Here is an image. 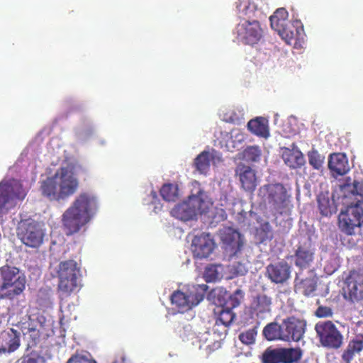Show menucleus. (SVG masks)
<instances>
[{"mask_svg": "<svg viewBox=\"0 0 363 363\" xmlns=\"http://www.w3.org/2000/svg\"><path fill=\"white\" fill-rule=\"evenodd\" d=\"M218 316L216 320V325H224L228 327L234 320L235 313L233 311V308L220 306L218 311Z\"/></svg>", "mask_w": 363, "mask_h": 363, "instance_id": "34", "label": "nucleus"}, {"mask_svg": "<svg viewBox=\"0 0 363 363\" xmlns=\"http://www.w3.org/2000/svg\"><path fill=\"white\" fill-rule=\"evenodd\" d=\"M278 34L289 45H296L298 41L303 39V27L299 21L289 23Z\"/></svg>", "mask_w": 363, "mask_h": 363, "instance_id": "21", "label": "nucleus"}, {"mask_svg": "<svg viewBox=\"0 0 363 363\" xmlns=\"http://www.w3.org/2000/svg\"><path fill=\"white\" fill-rule=\"evenodd\" d=\"M315 330L323 346L335 349L341 346L342 335L333 322H318L315 326Z\"/></svg>", "mask_w": 363, "mask_h": 363, "instance_id": "11", "label": "nucleus"}, {"mask_svg": "<svg viewBox=\"0 0 363 363\" xmlns=\"http://www.w3.org/2000/svg\"><path fill=\"white\" fill-rule=\"evenodd\" d=\"M315 248L309 237L300 238L294 252V264L300 269L308 268L313 262Z\"/></svg>", "mask_w": 363, "mask_h": 363, "instance_id": "12", "label": "nucleus"}, {"mask_svg": "<svg viewBox=\"0 0 363 363\" xmlns=\"http://www.w3.org/2000/svg\"><path fill=\"white\" fill-rule=\"evenodd\" d=\"M26 196L21 182L16 179H4L0 182V214H4L16 207Z\"/></svg>", "mask_w": 363, "mask_h": 363, "instance_id": "7", "label": "nucleus"}, {"mask_svg": "<svg viewBox=\"0 0 363 363\" xmlns=\"http://www.w3.org/2000/svg\"><path fill=\"white\" fill-rule=\"evenodd\" d=\"M220 264L208 265L204 271L203 278L206 282H214L220 279L221 272L218 270Z\"/></svg>", "mask_w": 363, "mask_h": 363, "instance_id": "37", "label": "nucleus"}, {"mask_svg": "<svg viewBox=\"0 0 363 363\" xmlns=\"http://www.w3.org/2000/svg\"><path fill=\"white\" fill-rule=\"evenodd\" d=\"M191 247L194 256L202 259L208 257L213 252L215 243L209 234L202 233L195 236Z\"/></svg>", "mask_w": 363, "mask_h": 363, "instance_id": "17", "label": "nucleus"}, {"mask_svg": "<svg viewBox=\"0 0 363 363\" xmlns=\"http://www.w3.org/2000/svg\"><path fill=\"white\" fill-rule=\"evenodd\" d=\"M28 337L30 340L28 343V347H34L40 342V333L38 330L30 328L28 331Z\"/></svg>", "mask_w": 363, "mask_h": 363, "instance_id": "42", "label": "nucleus"}, {"mask_svg": "<svg viewBox=\"0 0 363 363\" xmlns=\"http://www.w3.org/2000/svg\"><path fill=\"white\" fill-rule=\"evenodd\" d=\"M282 324L279 325L276 322L267 324L263 329L262 334L269 341L275 340H283Z\"/></svg>", "mask_w": 363, "mask_h": 363, "instance_id": "33", "label": "nucleus"}, {"mask_svg": "<svg viewBox=\"0 0 363 363\" xmlns=\"http://www.w3.org/2000/svg\"><path fill=\"white\" fill-rule=\"evenodd\" d=\"M160 195L167 201H174L178 196V188L176 185L165 184L160 189Z\"/></svg>", "mask_w": 363, "mask_h": 363, "instance_id": "35", "label": "nucleus"}, {"mask_svg": "<svg viewBox=\"0 0 363 363\" xmlns=\"http://www.w3.org/2000/svg\"><path fill=\"white\" fill-rule=\"evenodd\" d=\"M21 363H38V359L28 355L23 358Z\"/></svg>", "mask_w": 363, "mask_h": 363, "instance_id": "46", "label": "nucleus"}, {"mask_svg": "<svg viewBox=\"0 0 363 363\" xmlns=\"http://www.w3.org/2000/svg\"><path fill=\"white\" fill-rule=\"evenodd\" d=\"M316 288L317 278L315 276L300 279L299 274H296L294 279V289L296 292H299L306 296H309L316 290Z\"/></svg>", "mask_w": 363, "mask_h": 363, "instance_id": "27", "label": "nucleus"}, {"mask_svg": "<svg viewBox=\"0 0 363 363\" xmlns=\"http://www.w3.org/2000/svg\"><path fill=\"white\" fill-rule=\"evenodd\" d=\"M186 201L195 217L198 214L201 215L207 213L210 207V203L206 200V196L201 189L199 190L196 194L190 195Z\"/></svg>", "mask_w": 363, "mask_h": 363, "instance_id": "25", "label": "nucleus"}, {"mask_svg": "<svg viewBox=\"0 0 363 363\" xmlns=\"http://www.w3.org/2000/svg\"><path fill=\"white\" fill-rule=\"evenodd\" d=\"M259 196L274 215H283L290 211L291 195L281 183L267 184L259 189Z\"/></svg>", "mask_w": 363, "mask_h": 363, "instance_id": "4", "label": "nucleus"}, {"mask_svg": "<svg viewBox=\"0 0 363 363\" xmlns=\"http://www.w3.org/2000/svg\"><path fill=\"white\" fill-rule=\"evenodd\" d=\"M328 168L333 175L346 174L350 169L348 159L345 153H332L328 158Z\"/></svg>", "mask_w": 363, "mask_h": 363, "instance_id": "22", "label": "nucleus"}, {"mask_svg": "<svg viewBox=\"0 0 363 363\" xmlns=\"http://www.w3.org/2000/svg\"><path fill=\"white\" fill-rule=\"evenodd\" d=\"M18 237L26 246L38 247L43 242V233L36 224L29 223L21 228Z\"/></svg>", "mask_w": 363, "mask_h": 363, "instance_id": "16", "label": "nucleus"}, {"mask_svg": "<svg viewBox=\"0 0 363 363\" xmlns=\"http://www.w3.org/2000/svg\"><path fill=\"white\" fill-rule=\"evenodd\" d=\"M171 215L182 220H189L194 218L195 216L193 213L190 206H188L186 201L177 204L172 210Z\"/></svg>", "mask_w": 363, "mask_h": 363, "instance_id": "32", "label": "nucleus"}, {"mask_svg": "<svg viewBox=\"0 0 363 363\" xmlns=\"http://www.w3.org/2000/svg\"><path fill=\"white\" fill-rule=\"evenodd\" d=\"M207 289V285L199 284L189 289L186 292L175 291L171 295V303L182 312L189 311L203 300Z\"/></svg>", "mask_w": 363, "mask_h": 363, "instance_id": "8", "label": "nucleus"}, {"mask_svg": "<svg viewBox=\"0 0 363 363\" xmlns=\"http://www.w3.org/2000/svg\"><path fill=\"white\" fill-rule=\"evenodd\" d=\"M343 288L345 297L351 301H358L363 298V274L352 270L345 279Z\"/></svg>", "mask_w": 363, "mask_h": 363, "instance_id": "13", "label": "nucleus"}, {"mask_svg": "<svg viewBox=\"0 0 363 363\" xmlns=\"http://www.w3.org/2000/svg\"><path fill=\"white\" fill-rule=\"evenodd\" d=\"M269 21L272 28L277 32V33H279L285 26H287V24L290 23L288 20L275 18V17L269 18Z\"/></svg>", "mask_w": 363, "mask_h": 363, "instance_id": "41", "label": "nucleus"}, {"mask_svg": "<svg viewBox=\"0 0 363 363\" xmlns=\"http://www.w3.org/2000/svg\"><path fill=\"white\" fill-rule=\"evenodd\" d=\"M262 151L258 146H248L243 151V157L251 162H257L259 160Z\"/></svg>", "mask_w": 363, "mask_h": 363, "instance_id": "38", "label": "nucleus"}, {"mask_svg": "<svg viewBox=\"0 0 363 363\" xmlns=\"http://www.w3.org/2000/svg\"><path fill=\"white\" fill-rule=\"evenodd\" d=\"M318 205L321 215L328 216L332 214L330 203L328 198L318 197Z\"/></svg>", "mask_w": 363, "mask_h": 363, "instance_id": "39", "label": "nucleus"}, {"mask_svg": "<svg viewBox=\"0 0 363 363\" xmlns=\"http://www.w3.org/2000/svg\"><path fill=\"white\" fill-rule=\"evenodd\" d=\"M333 310L328 306H320L315 312V315L318 318H328L333 315Z\"/></svg>", "mask_w": 363, "mask_h": 363, "instance_id": "44", "label": "nucleus"}, {"mask_svg": "<svg viewBox=\"0 0 363 363\" xmlns=\"http://www.w3.org/2000/svg\"><path fill=\"white\" fill-rule=\"evenodd\" d=\"M363 349V336H357L351 340L347 349L342 354V359L345 363H350L356 354L359 353Z\"/></svg>", "mask_w": 363, "mask_h": 363, "instance_id": "30", "label": "nucleus"}, {"mask_svg": "<svg viewBox=\"0 0 363 363\" xmlns=\"http://www.w3.org/2000/svg\"><path fill=\"white\" fill-rule=\"evenodd\" d=\"M79 186V179L67 167H60L54 175L40 182V191L50 201L67 199L77 192Z\"/></svg>", "mask_w": 363, "mask_h": 363, "instance_id": "3", "label": "nucleus"}, {"mask_svg": "<svg viewBox=\"0 0 363 363\" xmlns=\"http://www.w3.org/2000/svg\"><path fill=\"white\" fill-rule=\"evenodd\" d=\"M25 277L16 267L8 265L0 267V298H13L25 289Z\"/></svg>", "mask_w": 363, "mask_h": 363, "instance_id": "6", "label": "nucleus"}, {"mask_svg": "<svg viewBox=\"0 0 363 363\" xmlns=\"http://www.w3.org/2000/svg\"><path fill=\"white\" fill-rule=\"evenodd\" d=\"M289 13L288 11L284 8L277 9L274 14L270 16V18H277L281 19L288 20Z\"/></svg>", "mask_w": 363, "mask_h": 363, "instance_id": "45", "label": "nucleus"}, {"mask_svg": "<svg viewBox=\"0 0 363 363\" xmlns=\"http://www.w3.org/2000/svg\"><path fill=\"white\" fill-rule=\"evenodd\" d=\"M342 203L346 206L338 216V228L347 235H356L363 225V182L354 180L340 186Z\"/></svg>", "mask_w": 363, "mask_h": 363, "instance_id": "1", "label": "nucleus"}, {"mask_svg": "<svg viewBox=\"0 0 363 363\" xmlns=\"http://www.w3.org/2000/svg\"><path fill=\"white\" fill-rule=\"evenodd\" d=\"M113 363H126V358L124 355H121L118 359L114 361Z\"/></svg>", "mask_w": 363, "mask_h": 363, "instance_id": "47", "label": "nucleus"}, {"mask_svg": "<svg viewBox=\"0 0 363 363\" xmlns=\"http://www.w3.org/2000/svg\"><path fill=\"white\" fill-rule=\"evenodd\" d=\"M235 172L236 174L239 176L242 187L245 191L250 192L255 191L257 185L255 170L249 166L242 164L237 167Z\"/></svg>", "mask_w": 363, "mask_h": 363, "instance_id": "23", "label": "nucleus"}, {"mask_svg": "<svg viewBox=\"0 0 363 363\" xmlns=\"http://www.w3.org/2000/svg\"><path fill=\"white\" fill-rule=\"evenodd\" d=\"M297 363V362H296ZM298 363H307L306 362H298Z\"/></svg>", "mask_w": 363, "mask_h": 363, "instance_id": "48", "label": "nucleus"}, {"mask_svg": "<svg viewBox=\"0 0 363 363\" xmlns=\"http://www.w3.org/2000/svg\"><path fill=\"white\" fill-rule=\"evenodd\" d=\"M220 238L224 244L235 251L240 250L242 247L240 234L232 228H224L220 233Z\"/></svg>", "mask_w": 363, "mask_h": 363, "instance_id": "29", "label": "nucleus"}, {"mask_svg": "<svg viewBox=\"0 0 363 363\" xmlns=\"http://www.w3.org/2000/svg\"><path fill=\"white\" fill-rule=\"evenodd\" d=\"M59 279L57 290L64 296H69L78 291L81 287V268L74 259H67L59 263L56 269Z\"/></svg>", "mask_w": 363, "mask_h": 363, "instance_id": "5", "label": "nucleus"}, {"mask_svg": "<svg viewBox=\"0 0 363 363\" xmlns=\"http://www.w3.org/2000/svg\"><path fill=\"white\" fill-rule=\"evenodd\" d=\"M282 159L284 163L291 169L301 168L306 163L303 154L295 144L292 145L291 149L283 148Z\"/></svg>", "mask_w": 363, "mask_h": 363, "instance_id": "24", "label": "nucleus"}, {"mask_svg": "<svg viewBox=\"0 0 363 363\" xmlns=\"http://www.w3.org/2000/svg\"><path fill=\"white\" fill-rule=\"evenodd\" d=\"M67 363H96L94 359H89L84 355L75 354L71 356Z\"/></svg>", "mask_w": 363, "mask_h": 363, "instance_id": "43", "label": "nucleus"}, {"mask_svg": "<svg viewBox=\"0 0 363 363\" xmlns=\"http://www.w3.org/2000/svg\"><path fill=\"white\" fill-rule=\"evenodd\" d=\"M235 4L240 21L255 20L257 4L255 0H238Z\"/></svg>", "mask_w": 363, "mask_h": 363, "instance_id": "26", "label": "nucleus"}, {"mask_svg": "<svg viewBox=\"0 0 363 363\" xmlns=\"http://www.w3.org/2000/svg\"><path fill=\"white\" fill-rule=\"evenodd\" d=\"M20 346V333L13 328L0 332V354L11 353Z\"/></svg>", "mask_w": 363, "mask_h": 363, "instance_id": "19", "label": "nucleus"}, {"mask_svg": "<svg viewBox=\"0 0 363 363\" xmlns=\"http://www.w3.org/2000/svg\"><path fill=\"white\" fill-rule=\"evenodd\" d=\"M257 333L255 330H248L239 335V340L245 345H250L255 342Z\"/></svg>", "mask_w": 363, "mask_h": 363, "instance_id": "40", "label": "nucleus"}, {"mask_svg": "<svg viewBox=\"0 0 363 363\" xmlns=\"http://www.w3.org/2000/svg\"><path fill=\"white\" fill-rule=\"evenodd\" d=\"M306 323L294 317L282 322V336L284 341H299L306 331Z\"/></svg>", "mask_w": 363, "mask_h": 363, "instance_id": "14", "label": "nucleus"}, {"mask_svg": "<svg viewBox=\"0 0 363 363\" xmlns=\"http://www.w3.org/2000/svg\"><path fill=\"white\" fill-rule=\"evenodd\" d=\"M213 159L214 155L213 153L209 151L204 150L194 159V167L201 174H206L209 170L211 162Z\"/></svg>", "mask_w": 363, "mask_h": 363, "instance_id": "31", "label": "nucleus"}, {"mask_svg": "<svg viewBox=\"0 0 363 363\" xmlns=\"http://www.w3.org/2000/svg\"><path fill=\"white\" fill-rule=\"evenodd\" d=\"M309 164L314 169L320 170L323 165L325 157L315 149H312L307 154Z\"/></svg>", "mask_w": 363, "mask_h": 363, "instance_id": "36", "label": "nucleus"}, {"mask_svg": "<svg viewBox=\"0 0 363 363\" xmlns=\"http://www.w3.org/2000/svg\"><path fill=\"white\" fill-rule=\"evenodd\" d=\"M272 298L264 293H259L252 297L250 311L257 317L264 318L272 311Z\"/></svg>", "mask_w": 363, "mask_h": 363, "instance_id": "18", "label": "nucleus"}, {"mask_svg": "<svg viewBox=\"0 0 363 363\" xmlns=\"http://www.w3.org/2000/svg\"><path fill=\"white\" fill-rule=\"evenodd\" d=\"M291 267L284 260L269 264L266 267V277L277 284L286 283L291 277Z\"/></svg>", "mask_w": 363, "mask_h": 363, "instance_id": "15", "label": "nucleus"}, {"mask_svg": "<svg viewBox=\"0 0 363 363\" xmlns=\"http://www.w3.org/2000/svg\"><path fill=\"white\" fill-rule=\"evenodd\" d=\"M96 197L89 192L79 194L62 216V225L67 235L78 233L98 211Z\"/></svg>", "mask_w": 363, "mask_h": 363, "instance_id": "2", "label": "nucleus"}, {"mask_svg": "<svg viewBox=\"0 0 363 363\" xmlns=\"http://www.w3.org/2000/svg\"><path fill=\"white\" fill-rule=\"evenodd\" d=\"M238 40L247 45H257L264 37V29L257 20L240 21L235 27Z\"/></svg>", "mask_w": 363, "mask_h": 363, "instance_id": "9", "label": "nucleus"}, {"mask_svg": "<svg viewBox=\"0 0 363 363\" xmlns=\"http://www.w3.org/2000/svg\"><path fill=\"white\" fill-rule=\"evenodd\" d=\"M303 351L300 347L267 348L262 354V363H294L300 360Z\"/></svg>", "mask_w": 363, "mask_h": 363, "instance_id": "10", "label": "nucleus"}, {"mask_svg": "<svg viewBox=\"0 0 363 363\" xmlns=\"http://www.w3.org/2000/svg\"><path fill=\"white\" fill-rule=\"evenodd\" d=\"M214 294L218 298L219 306L233 309L240 306L244 298V292L240 289H237L232 294H229L225 289H220L214 291Z\"/></svg>", "mask_w": 363, "mask_h": 363, "instance_id": "20", "label": "nucleus"}, {"mask_svg": "<svg viewBox=\"0 0 363 363\" xmlns=\"http://www.w3.org/2000/svg\"><path fill=\"white\" fill-rule=\"evenodd\" d=\"M248 130L254 135L267 138L269 136L268 121L264 117H257L247 123Z\"/></svg>", "mask_w": 363, "mask_h": 363, "instance_id": "28", "label": "nucleus"}]
</instances>
